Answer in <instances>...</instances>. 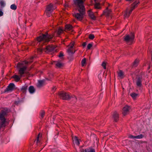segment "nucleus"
Listing matches in <instances>:
<instances>
[{"label": "nucleus", "mask_w": 152, "mask_h": 152, "mask_svg": "<svg viewBox=\"0 0 152 152\" xmlns=\"http://www.w3.org/2000/svg\"><path fill=\"white\" fill-rule=\"evenodd\" d=\"M28 91L30 94H33L35 92V89L34 87L32 86H29Z\"/></svg>", "instance_id": "21"}, {"label": "nucleus", "mask_w": 152, "mask_h": 152, "mask_svg": "<svg viewBox=\"0 0 152 152\" xmlns=\"http://www.w3.org/2000/svg\"><path fill=\"white\" fill-rule=\"evenodd\" d=\"M74 44L75 42H71L70 45H69V48L67 50V52L70 55H73L75 51L74 52H73L72 50V49L73 47Z\"/></svg>", "instance_id": "8"}, {"label": "nucleus", "mask_w": 152, "mask_h": 152, "mask_svg": "<svg viewBox=\"0 0 152 152\" xmlns=\"http://www.w3.org/2000/svg\"><path fill=\"white\" fill-rule=\"evenodd\" d=\"M63 30L62 28L61 27H59L57 31V34L58 35H60L63 32Z\"/></svg>", "instance_id": "26"}, {"label": "nucleus", "mask_w": 152, "mask_h": 152, "mask_svg": "<svg viewBox=\"0 0 152 152\" xmlns=\"http://www.w3.org/2000/svg\"><path fill=\"white\" fill-rule=\"evenodd\" d=\"M45 80H39L37 85V87L39 88H41L45 85Z\"/></svg>", "instance_id": "14"}, {"label": "nucleus", "mask_w": 152, "mask_h": 152, "mask_svg": "<svg viewBox=\"0 0 152 152\" xmlns=\"http://www.w3.org/2000/svg\"><path fill=\"white\" fill-rule=\"evenodd\" d=\"M8 113V110L7 108H4L0 113V128L5 126L6 121L5 116L7 115Z\"/></svg>", "instance_id": "2"}, {"label": "nucleus", "mask_w": 152, "mask_h": 152, "mask_svg": "<svg viewBox=\"0 0 152 152\" xmlns=\"http://www.w3.org/2000/svg\"><path fill=\"white\" fill-rule=\"evenodd\" d=\"M143 137V135L142 134H140L136 136V139H141Z\"/></svg>", "instance_id": "35"}, {"label": "nucleus", "mask_w": 152, "mask_h": 152, "mask_svg": "<svg viewBox=\"0 0 152 152\" xmlns=\"http://www.w3.org/2000/svg\"><path fill=\"white\" fill-rule=\"evenodd\" d=\"M102 66L104 69H106V63L105 62H103L102 64Z\"/></svg>", "instance_id": "37"}, {"label": "nucleus", "mask_w": 152, "mask_h": 152, "mask_svg": "<svg viewBox=\"0 0 152 152\" xmlns=\"http://www.w3.org/2000/svg\"><path fill=\"white\" fill-rule=\"evenodd\" d=\"M52 35H49L47 33L45 34H42V35L38 37L37 38V40L39 42H42V43L46 45L45 43L50 41V39L53 38Z\"/></svg>", "instance_id": "3"}, {"label": "nucleus", "mask_w": 152, "mask_h": 152, "mask_svg": "<svg viewBox=\"0 0 152 152\" xmlns=\"http://www.w3.org/2000/svg\"><path fill=\"white\" fill-rule=\"evenodd\" d=\"M129 137L130 138H135L136 139V136H134L132 135H130Z\"/></svg>", "instance_id": "43"}, {"label": "nucleus", "mask_w": 152, "mask_h": 152, "mask_svg": "<svg viewBox=\"0 0 152 152\" xmlns=\"http://www.w3.org/2000/svg\"><path fill=\"white\" fill-rule=\"evenodd\" d=\"M81 152H87V149H85V150H82L81 151Z\"/></svg>", "instance_id": "48"}, {"label": "nucleus", "mask_w": 152, "mask_h": 152, "mask_svg": "<svg viewBox=\"0 0 152 152\" xmlns=\"http://www.w3.org/2000/svg\"><path fill=\"white\" fill-rule=\"evenodd\" d=\"M10 8L13 10H15L17 9V6L15 4H12L11 5Z\"/></svg>", "instance_id": "31"}, {"label": "nucleus", "mask_w": 152, "mask_h": 152, "mask_svg": "<svg viewBox=\"0 0 152 152\" xmlns=\"http://www.w3.org/2000/svg\"><path fill=\"white\" fill-rule=\"evenodd\" d=\"M126 0L127 1H132V0Z\"/></svg>", "instance_id": "51"}, {"label": "nucleus", "mask_w": 152, "mask_h": 152, "mask_svg": "<svg viewBox=\"0 0 152 152\" xmlns=\"http://www.w3.org/2000/svg\"><path fill=\"white\" fill-rule=\"evenodd\" d=\"M56 87H53L52 88V90L53 91H54L55 90H56Z\"/></svg>", "instance_id": "49"}, {"label": "nucleus", "mask_w": 152, "mask_h": 152, "mask_svg": "<svg viewBox=\"0 0 152 152\" xmlns=\"http://www.w3.org/2000/svg\"><path fill=\"white\" fill-rule=\"evenodd\" d=\"M139 62V60H138L136 59L133 63V66L134 67L137 66Z\"/></svg>", "instance_id": "25"}, {"label": "nucleus", "mask_w": 152, "mask_h": 152, "mask_svg": "<svg viewBox=\"0 0 152 152\" xmlns=\"http://www.w3.org/2000/svg\"><path fill=\"white\" fill-rule=\"evenodd\" d=\"M73 27L70 24H67L65 26V31H72Z\"/></svg>", "instance_id": "15"}, {"label": "nucleus", "mask_w": 152, "mask_h": 152, "mask_svg": "<svg viewBox=\"0 0 152 152\" xmlns=\"http://www.w3.org/2000/svg\"><path fill=\"white\" fill-rule=\"evenodd\" d=\"M27 86H23L21 88L22 91L23 92H25V91H26V89H27Z\"/></svg>", "instance_id": "34"}, {"label": "nucleus", "mask_w": 152, "mask_h": 152, "mask_svg": "<svg viewBox=\"0 0 152 152\" xmlns=\"http://www.w3.org/2000/svg\"><path fill=\"white\" fill-rule=\"evenodd\" d=\"M65 7H67L68 6V5L67 4H66L65 5Z\"/></svg>", "instance_id": "52"}, {"label": "nucleus", "mask_w": 152, "mask_h": 152, "mask_svg": "<svg viewBox=\"0 0 152 152\" xmlns=\"http://www.w3.org/2000/svg\"><path fill=\"white\" fill-rule=\"evenodd\" d=\"M56 8V7L55 6H53L52 4L50 3L47 6L46 10L52 12Z\"/></svg>", "instance_id": "13"}, {"label": "nucleus", "mask_w": 152, "mask_h": 152, "mask_svg": "<svg viewBox=\"0 0 152 152\" xmlns=\"http://www.w3.org/2000/svg\"><path fill=\"white\" fill-rule=\"evenodd\" d=\"M87 152H95V151L93 148H89L87 149Z\"/></svg>", "instance_id": "28"}, {"label": "nucleus", "mask_w": 152, "mask_h": 152, "mask_svg": "<svg viewBox=\"0 0 152 152\" xmlns=\"http://www.w3.org/2000/svg\"><path fill=\"white\" fill-rule=\"evenodd\" d=\"M45 114V112L43 110L41 111L40 113V116L41 117V118H43Z\"/></svg>", "instance_id": "33"}, {"label": "nucleus", "mask_w": 152, "mask_h": 152, "mask_svg": "<svg viewBox=\"0 0 152 152\" xmlns=\"http://www.w3.org/2000/svg\"><path fill=\"white\" fill-rule=\"evenodd\" d=\"M55 65L56 67L58 68H60L63 66V64L59 61L56 62Z\"/></svg>", "instance_id": "23"}, {"label": "nucleus", "mask_w": 152, "mask_h": 152, "mask_svg": "<svg viewBox=\"0 0 152 152\" xmlns=\"http://www.w3.org/2000/svg\"><path fill=\"white\" fill-rule=\"evenodd\" d=\"M71 98H72L73 99L72 100H73L74 102H76L77 100V98L75 96H73L71 97H70V99Z\"/></svg>", "instance_id": "39"}, {"label": "nucleus", "mask_w": 152, "mask_h": 152, "mask_svg": "<svg viewBox=\"0 0 152 152\" xmlns=\"http://www.w3.org/2000/svg\"><path fill=\"white\" fill-rule=\"evenodd\" d=\"M118 77L121 78H122L124 77V74L123 71L121 70L119 71L118 72Z\"/></svg>", "instance_id": "22"}, {"label": "nucleus", "mask_w": 152, "mask_h": 152, "mask_svg": "<svg viewBox=\"0 0 152 152\" xmlns=\"http://www.w3.org/2000/svg\"><path fill=\"white\" fill-rule=\"evenodd\" d=\"M60 98L62 99L68 100L70 99V96L68 93L61 91L59 93Z\"/></svg>", "instance_id": "5"}, {"label": "nucleus", "mask_w": 152, "mask_h": 152, "mask_svg": "<svg viewBox=\"0 0 152 152\" xmlns=\"http://www.w3.org/2000/svg\"><path fill=\"white\" fill-rule=\"evenodd\" d=\"M86 42H84L83 43L82 45L83 47H85L86 46Z\"/></svg>", "instance_id": "47"}, {"label": "nucleus", "mask_w": 152, "mask_h": 152, "mask_svg": "<svg viewBox=\"0 0 152 152\" xmlns=\"http://www.w3.org/2000/svg\"><path fill=\"white\" fill-rule=\"evenodd\" d=\"M134 38V34L132 33L130 35H126L124 38V39L126 42L131 41H132Z\"/></svg>", "instance_id": "9"}, {"label": "nucleus", "mask_w": 152, "mask_h": 152, "mask_svg": "<svg viewBox=\"0 0 152 152\" xmlns=\"http://www.w3.org/2000/svg\"><path fill=\"white\" fill-rule=\"evenodd\" d=\"M88 38L90 39H93L94 38V36L93 34H91L89 35Z\"/></svg>", "instance_id": "36"}, {"label": "nucleus", "mask_w": 152, "mask_h": 152, "mask_svg": "<svg viewBox=\"0 0 152 152\" xmlns=\"http://www.w3.org/2000/svg\"><path fill=\"white\" fill-rule=\"evenodd\" d=\"M74 4L79 11L85 10L83 0H73Z\"/></svg>", "instance_id": "4"}, {"label": "nucleus", "mask_w": 152, "mask_h": 152, "mask_svg": "<svg viewBox=\"0 0 152 152\" xmlns=\"http://www.w3.org/2000/svg\"><path fill=\"white\" fill-rule=\"evenodd\" d=\"M88 14L89 16L92 19L95 20V17L94 16L93 12L91 11H88Z\"/></svg>", "instance_id": "20"}, {"label": "nucleus", "mask_w": 152, "mask_h": 152, "mask_svg": "<svg viewBox=\"0 0 152 152\" xmlns=\"http://www.w3.org/2000/svg\"><path fill=\"white\" fill-rule=\"evenodd\" d=\"M85 10H83L81 12L79 11V13H74L73 14V16L77 19V20H81L83 18V15L85 14Z\"/></svg>", "instance_id": "6"}, {"label": "nucleus", "mask_w": 152, "mask_h": 152, "mask_svg": "<svg viewBox=\"0 0 152 152\" xmlns=\"http://www.w3.org/2000/svg\"><path fill=\"white\" fill-rule=\"evenodd\" d=\"M130 109V107L129 106L126 105L124 106L123 109L122 114L124 116L127 114Z\"/></svg>", "instance_id": "11"}, {"label": "nucleus", "mask_w": 152, "mask_h": 152, "mask_svg": "<svg viewBox=\"0 0 152 152\" xmlns=\"http://www.w3.org/2000/svg\"><path fill=\"white\" fill-rule=\"evenodd\" d=\"M57 135H58V133H57Z\"/></svg>", "instance_id": "54"}, {"label": "nucleus", "mask_w": 152, "mask_h": 152, "mask_svg": "<svg viewBox=\"0 0 152 152\" xmlns=\"http://www.w3.org/2000/svg\"><path fill=\"white\" fill-rule=\"evenodd\" d=\"M51 13V12L47 11V10H46V15L48 17H49L50 16V15Z\"/></svg>", "instance_id": "38"}, {"label": "nucleus", "mask_w": 152, "mask_h": 152, "mask_svg": "<svg viewBox=\"0 0 152 152\" xmlns=\"http://www.w3.org/2000/svg\"><path fill=\"white\" fill-rule=\"evenodd\" d=\"M15 85L13 83H10L4 90V92L12 91L15 88Z\"/></svg>", "instance_id": "10"}, {"label": "nucleus", "mask_w": 152, "mask_h": 152, "mask_svg": "<svg viewBox=\"0 0 152 152\" xmlns=\"http://www.w3.org/2000/svg\"><path fill=\"white\" fill-rule=\"evenodd\" d=\"M24 63L27 64H28V62L25 61L22 63H19L16 65L17 68H20L18 71V73L20 75V77L17 75H14L12 77V78L15 79V81L17 82L18 81L21 77L23 76L25 71L27 69V66H23Z\"/></svg>", "instance_id": "1"}, {"label": "nucleus", "mask_w": 152, "mask_h": 152, "mask_svg": "<svg viewBox=\"0 0 152 152\" xmlns=\"http://www.w3.org/2000/svg\"><path fill=\"white\" fill-rule=\"evenodd\" d=\"M34 58V56H32V57L31 58V59H30V60L29 61V62H32V61H31V59H32L33 58Z\"/></svg>", "instance_id": "50"}, {"label": "nucleus", "mask_w": 152, "mask_h": 152, "mask_svg": "<svg viewBox=\"0 0 152 152\" xmlns=\"http://www.w3.org/2000/svg\"><path fill=\"white\" fill-rule=\"evenodd\" d=\"M56 47L53 46L49 45L47 46L46 48L45 52L48 53L53 51L55 50Z\"/></svg>", "instance_id": "12"}, {"label": "nucleus", "mask_w": 152, "mask_h": 152, "mask_svg": "<svg viewBox=\"0 0 152 152\" xmlns=\"http://www.w3.org/2000/svg\"><path fill=\"white\" fill-rule=\"evenodd\" d=\"M20 102V101H15V103L16 105H18Z\"/></svg>", "instance_id": "46"}, {"label": "nucleus", "mask_w": 152, "mask_h": 152, "mask_svg": "<svg viewBox=\"0 0 152 152\" xmlns=\"http://www.w3.org/2000/svg\"><path fill=\"white\" fill-rule=\"evenodd\" d=\"M55 118V117L54 116L53 117V119H54Z\"/></svg>", "instance_id": "53"}, {"label": "nucleus", "mask_w": 152, "mask_h": 152, "mask_svg": "<svg viewBox=\"0 0 152 152\" xmlns=\"http://www.w3.org/2000/svg\"><path fill=\"white\" fill-rule=\"evenodd\" d=\"M142 77H138L136 78V83L137 87V88H139L141 91L142 89Z\"/></svg>", "instance_id": "7"}, {"label": "nucleus", "mask_w": 152, "mask_h": 152, "mask_svg": "<svg viewBox=\"0 0 152 152\" xmlns=\"http://www.w3.org/2000/svg\"><path fill=\"white\" fill-rule=\"evenodd\" d=\"M139 3V2L138 1H135L134 2L132 5V7L131 8V9L129 11H128L130 13V14H131V12H132V10L134 9L135 7H136V6H137V4Z\"/></svg>", "instance_id": "16"}, {"label": "nucleus", "mask_w": 152, "mask_h": 152, "mask_svg": "<svg viewBox=\"0 0 152 152\" xmlns=\"http://www.w3.org/2000/svg\"><path fill=\"white\" fill-rule=\"evenodd\" d=\"M3 15V12L0 9V17L2 16Z\"/></svg>", "instance_id": "45"}, {"label": "nucleus", "mask_w": 152, "mask_h": 152, "mask_svg": "<svg viewBox=\"0 0 152 152\" xmlns=\"http://www.w3.org/2000/svg\"><path fill=\"white\" fill-rule=\"evenodd\" d=\"M92 45L91 44H89L87 45V49H90L91 47H92Z\"/></svg>", "instance_id": "40"}, {"label": "nucleus", "mask_w": 152, "mask_h": 152, "mask_svg": "<svg viewBox=\"0 0 152 152\" xmlns=\"http://www.w3.org/2000/svg\"><path fill=\"white\" fill-rule=\"evenodd\" d=\"M39 136H40V134H39L37 137V140H36V143H38L39 142Z\"/></svg>", "instance_id": "42"}, {"label": "nucleus", "mask_w": 152, "mask_h": 152, "mask_svg": "<svg viewBox=\"0 0 152 152\" xmlns=\"http://www.w3.org/2000/svg\"><path fill=\"white\" fill-rule=\"evenodd\" d=\"M0 5L1 7H4L5 5V3L3 0H0Z\"/></svg>", "instance_id": "30"}, {"label": "nucleus", "mask_w": 152, "mask_h": 152, "mask_svg": "<svg viewBox=\"0 0 152 152\" xmlns=\"http://www.w3.org/2000/svg\"><path fill=\"white\" fill-rule=\"evenodd\" d=\"M113 117L115 121H117L118 119V115L117 113L115 112L113 114Z\"/></svg>", "instance_id": "18"}, {"label": "nucleus", "mask_w": 152, "mask_h": 152, "mask_svg": "<svg viewBox=\"0 0 152 152\" xmlns=\"http://www.w3.org/2000/svg\"><path fill=\"white\" fill-rule=\"evenodd\" d=\"M37 50L38 52L39 53H41L42 52V51L43 50V49L40 48H39L37 49Z\"/></svg>", "instance_id": "41"}, {"label": "nucleus", "mask_w": 152, "mask_h": 152, "mask_svg": "<svg viewBox=\"0 0 152 152\" xmlns=\"http://www.w3.org/2000/svg\"><path fill=\"white\" fill-rule=\"evenodd\" d=\"M94 8L96 9H100L101 7L100 4L99 3L96 2L94 6Z\"/></svg>", "instance_id": "24"}, {"label": "nucleus", "mask_w": 152, "mask_h": 152, "mask_svg": "<svg viewBox=\"0 0 152 152\" xmlns=\"http://www.w3.org/2000/svg\"><path fill=\"white\" fill-rule=\"evenodd\" d=\"M131 96L134 99L138 96V94L135 93H133L131 94Z\"/></svg>", "instance_id": "27"}, {"label": "nucleus", "mask_w": 152, "mask_h": 152, "mask_svg": "<svg viewBox=\"0 0 152 152\" xmlns=\"http://www.w3.org/2000/svg\"><path fill=\"white\" fill-rule=\"evenodd\" d=\"M63 56H64L63 53H62L61 52L60 53L58 57H61Z\"/></svg>", "instance_id": "44"}, {"label": "nucleus", "mask_w": 152, "mask_h": 152, "mask_svg": "<svg viewBox=\"0 0 152 152\" xmlns=\"http://www.w3.org/2000/svg\"><path fill=\"white\" fill-rule=\"evenodd\" d=\"M86 58H84L81 61V64L82 66H84L86 63Z\"/></svg>", "instance_id": "32"}, {"label": "nucleus", "mask_w": 152, "mask_h": 152, "mask_svg": "<svg viewBox=\"0 0 152 152\" xmlns=\"http://www.w3.org/2000/svg\"><path fill=\"white\" fill-rule=\"evenodd\" d=\"M130 14V13L129 12L128 10H126L125 13L124 15V18H128Z\"/></svg>", "instance_id": "29"}, {"label": "nucleus", "mask_w": 152, "mask_h": 152, "mask_svg": "<svg viewBox=\"0 0 152 152\" xmlns=\"http://www.w3.org/2000/svg\"><path fill=\"white\" fill-rule=\"evenodd\" d=\"M72 139L74 143H75L76 145H79L80 144V142L77 137L75 136L72 138Z\"/></svg>", "instance_id": "17"}, {"label": "nucleus", "mask_w": 152, "mask_h": 152, "mask_svg": "<svg viewBox=\"0 0 152 152\" xmlns=\"http://www.w3.org/2000/svg\"><path fill=\"white\" fill-rule=\"evenodd\" d=\"M111 12V11L110 10H108V8H107L103 12L102 15H105L106 16H108Z\"/></svg>", "instance_id": "19"}]
</instances>
